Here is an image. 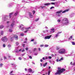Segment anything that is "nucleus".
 <instances>
[{
	"mask_svg": "<svg viewBox=\"0 0 75 75\" xmlns=\"http://www.w3.org/2000/svg\"><path fill=\"white\" fill-rule=\"evenodd\" d=\"M48 45H45V47H48Z\"/></svg>",
	"mask_w": 75,
	"mask_h": 75,
	"instance_id": "39",
	"label": "nucleus"
},
{
	"mask_svg": "<svg viewBox=\"0 0 75 75\" xmlns=\"http://www.w3.org/2000/svg\"><path fill=\"white\" fill-rule=\"evenodd\" d=\"M4 57L5 59H7V57L6 56H4Z\"/></svg>",
	"mask_w": 75,
	"mask_h": 75,
	"instance_id": "42",
	"label": "nucleus"
},
{
	"mask_svg": "<svg viewBox=\"0 0 75 75\" xmlns=\"http://www.w3.org/2000/svg\"><path fill=\"white\" fill-rule=\"evenodd\" d=\"M69 11V9H67L63 11L62 10H60L56 12V16H57L58 17H60V14H59L60 13H66V12H67V11Z\"/></svg>",
	"mask_w": 75,
	"mask_h": 75,
	"instance_id": "2",
	"label": "nucleus"
},
{
	"mask_svg": "<svg viewBox=\"0 0 75 75\" xmlns=\"http://www.w3.org/2000/svg\"><path fill=\"white\" fill-rule=\"evenodd\" d=\"M47 65V62H46L45 63L43 64L44 67H46Z\"/></svg>",
	"mask_w": 75,
	"mask_h": 75,
	"instance_id": "12",
	"label": "nucleus"
},
{
	"mask_svg": "<svg viewBox=\"0 0 75 75\" xmlns=\"http://www.w3.org/2000/svg\"><path fill=\"white\" fill-rule=\"evenodd\" d=\"M14 72V71H11L10 73V74H12V73H13V72Z\"/></svg>",
	"mask_w": 75,
	"mask_h": 75,
	"instance_id": "37",
	"label": "nucleus"
},
{
	"mask_svg": "<svg viewBox=\"0 0 75 75\" xmlns=\"http://www.w3.org/2000/svg\"><path fill=\"white\" fill-rule=\"evenodd\" d=\"M40 7L42 8H43L44 7H45V6H40Z\"/></svg>",
	"mask_w": 75,
	"mask_h": 75,
	"instance_id": "33",
	"label": "nucleus"
},
{
	"mask_svg": "<svg viewBox=\"0 0 75 75\" xmlns=\"http://www.w3.org/2000/svg\"><path fill=\"white\" fill-rule=\"evenodd\" d=\"M28 72H32L33 70H32V69L31 68H29L28 70Z\"/></svg>",
	"mask_w": 75,
	"mask_h": 75,
	"instance_id": "10",
	"label": "nucleus"
},
{
	"mask_svg": "<svg viewBox=\"0 0 75 75\" xmlns=\"http://www.w3.org/2000/svg\"><path fill=\"white\" fill-rule=\"evenodd\" d=\"M49 59H51V58H52V57H51V56H49Z\"/></svg>",
	"mask_w": 75,
	"mask_h": 75,
	"instance_id": "41",
	"label": "nucleus"
},
{
	"mask_svg": "<svg viewBox=\"0 0 75 75\" xmlns=\"http://www.w3.org/2000/svg\"><path fill=\"white\" fill-rule=\"evenodd\" d=\"M21 36H24V34L22 33L21 34Z\"/></svg>",
	"mask_w": 75,
	"mask_h": 75,
	"instance_id": "38",
	"label": "nucleus"
},
{
	"mask_svg": "<svg viewBox=\"0 0 75 75\" xmlns=\"http://www.w3.org/2000/svg\"><path fill=\"white\" fill-rule=\"evenodd\" d=\"M24 51H25V50H22V52H24Z\"/></svg>",
	"mask_w": 75,
	"mask_h": 75,
	"instance_id": "52",
	"label": "nucleus"
},
{
	"mask_svg": "<svg viewBox=\"0 0 75 75\" xmlns=\"http://www.w3.org/2000/svg\"><path fill=\"white\" fill-rule=\"evenodd\" d=\"M3 47H6V45H5V44H3Z\"/></svg>",
	"mask_w": 75,
	"mask_h": 75,
	"instance_id": "43",
	"label": "nucleus"
},
{
	"mask_svg": "<svg viewBox=\"0 0 75 75\" xmlns=\"http://www.w3.org/2000/svg\"><path fill=\"white\" fill-rule=\"evenodd\" d=\"M62 33V32H59L57 33V34H56L55 36V37H58V35H59V34H61Z\"/></svg>",
	"mask_w": 75,
	"mask_h": 75,
	"instance_id": "9",
	"label": "nucleus"
},
{
	"mask_svg": "<svg viewBox=\"0 0 75 75\" xmlns=\"http://www.w3.org/2000/svg\"><path fill=\"white\" fill-rule=\"evenodd\" d=\"M60 21H61V20H60L59 19L58 21H57V22H59H59H60Z\"/></svg>",
	"mask_w": 75,
	"mask_h": 75,
	"instance_id": "45",
	"label": "nucleus"
},
{
	"mask_svg": "<svg viewBox=\"0 0 75 75\" xmlns=\"http://www.w3.org/2000/svg\"><path fill=\"white\" fill-rule=\"evenodd\" d=\"M50 72H51V71L50 70H49L48 71V75H50Z\"/></svg>",
	"mask_w": 75,
	"mask_h": 75,
	"instance_id": "25",
	"label": "nucleus"
},
{
	"mask_svg": "<svg viewBox=\"0 0 75 75\" xmlns=\"http://www.w3.org/2000/svg\"><path fill=\"white\" fill-rule=\"evenodd\" d=\"M1 35H3V31H1Z\"/></svg>",
	"mask_w": 75,
	"mask_h": 75,
	"instance_id": "23",
	"label": "nucleus"
},
{
	"mask_svg": "<svg viewBox=\"0 0 75 75\" xmlns=\"http://www.w3.org/2000/svg\"><path fill=\"white\" fill-rule=\"evenodd\" d=\"M31 28L30 27H29V28H25V30H28L29 29H30Z\"/></svg>",
	"mask_w": 75,
	"mask_h": 75,
	"instance_id": "19",
	"label": "nucleus"
},
{
	"mask_svg": "<svg viewBox=\"0 0 75 75\" xmlns=\"http://www.w3.org/2000/svg\"><path fill=\"white\" fill-rule=\"evenodd\" d=\"M38 49L39 51H41V49H40V48H39Z\"/></svg>",
	"mask_w": 75,
	"mask_h": 75,
	"instance_id": "46",
	"label": "nucleus"
},
{
	"mask_svg": "<svg viewBox=\"0 0 75 75\" xmlns=\"http://www.w3.org/2000/svg\"><path fill=\"white\" fill-rule=\"evenodd\" d=\"M9 31L10 33H12V32H13V30H12L11 29H9Z\"/></svg>",
	"mask_w": 75,
	"mask_h": 75,
	"instance_id": "14",
	"label": "nucleus"
},
{
	"mask_svg": "<svg viewBox=\"0 0 75 75\" xmlns=\"http://www.w3.org/2000/svg\"><path fill=\"white\" fill-rule=\"evenodd\" d=\"M4 28V26L2 25H0V29H2V28Z\"/></svg>",
	"mask_w": 75,
	"mask_h": 75,
	"instance_id": "13",
	"label": "nucleus"
},
{
	"mask_svg": "<svg viewBox=\"0 0 75 75\" xmlns=\"http://www.w3.org/2000/svg\"><path fill=\"white\" fill-rule=\"evenodd\" d=\"M29 57L30 59H32V57H31V56H29Z\"/></svg>",
	"mask_w": 75,
	"mask_h": 75,
	"instance_id": "44",
	"label": "nucleus"
},
{
	"mask_svg": "<svg viewBox=\"0 0 75 75\" xmlns=\"http://www.w3.org/2000/svg\"><path fill=\"white\" fill-rule=\"evenodd\" d=\"M42 59H43V60H44L45 59V57H43V58H42Z\"/></svg>",
	"mask_w": 75,
	"mask_h": 75,
	"instance_id": "58",
	"label": "nucleus"
},
{
	"mask_svg": "<svg viewBox=\"0 0 75 75\" xmlns=\"http://www.w3.org/2000/svg\"><path fill=\"white\" fill-rule=\"evenodd\" d=\"M16 45H17H17H18V44H19V43L18 42H16Z\"/></svg>",
	"mask_w": 75,
	"mask_h": 75,
	"instance_id": "20",
	"label": "nucleus"
},
{
	"mask_svg": "<svg viewBox=\"0 0 75 75\" xmlns=\"http://www.w3.org/2000/svg\"><path fill=\"white\" fill-rule=\"evenodd\" d=\"M51 4H53V5H55V3H54V2H52L51 3Z\"/></svg>",
	"mask_w": 75,
	"mask_h": 75,
	"instance_id": "17",
	"label": "nucleus"
},
{
	"mask_svg": "<svg viewBox=\"0 0 75 75\" xmlns=\"http://www.w3.org/2000/svg\"><path fill=\"white\" fill-rule=\"evenodd\" d=\"M60 59H61V61H62V60H63V58L62 57V58H61Z\"/></svg>",
	"mask_w": 75,
	"mask_h": 75,
	"instance_id": "55",
	"label": "nucleus"
},
{
	"mask_svg": "<svg viewBox=\"0 0 75 75\" xmlns=\"http://www.w3.org/2000/svg\"><path fill=\"white\" fill-rule=\"evenodd\" d=\"M21 26H23V24H21V25L19 26V28H21Z\"/></svg>",
	"mask_w": 75,
	"mask_h": 75,
	"instance_id": "32",
	"label": "nucleus"
},
{
	"mask_svg": "<svg viewBox=\"0 0 75 75\" xmlns=\"http://www.w3.org/2000/svg\"><path fill=\"white\" fill-rule=\"evenodd\" d=\"M43 46H44V45H40V47H43Z\"/></svg>",
	"mask_w": 75,
	"mask_h": 75,
	"instance_id": "40",
	"label": "nucleus"
},
{
	"mask_svg": "<svg viewBox=\"0 0 75 75\" xmlns=\"http://www.w3.org/2000/svg\"><path fill=\"white\" fill-rule=\"evenodd\" d=\"M38 20H39V18H38L37 19H36L35 20V21H38Z\"/></svg>",
	"mask_w": 75,
	"mask_h": 75,
	"instance_id": "34",
	"label": "nucleus"
},
{
	"mask_svg": "<svg viewBox=\"0 0 75 75\" xmlns=\"http://www.w3.org/2000/svg\"><path fill=\"white\" fill-rule=\"evenodd\" d=\"M58 70L55 73V75H61V73H63L64 71H66V69L64 68H62L61 69V68L60 67H58Z\"/></svg>",
	"mask_w": 75,
	"mask_h": 75,
	"instance_id": "1",
	"label": "nucleus"
},
{
	"mask_svg": "<svg viewBox=\"0 0 75 75\" xmlns=\"http://www.w3.org/2000/svg\"><path fill=\"white\" fill-rule=\"evenodd\" d=\"M18 59L19 60H22V58L21 57H18Z\"/></svg>",
	"mask_w": 75,
	"mask_h": 75,
	"instance_id": "21",
	"label": "nucleus"
},
{
	"mask_svg": "<svg viewBox=\"0 0 75 75\" xmlns=\"http://www.w3.org/2000/svg\"><path fill=\"white\" fill-rule=\"evenodd\" d=\"M25 41H27V38H25Z\"/></svg>",
	"mask_w": 75,
	"mask_h": 75,
	"instance_id": "57",
	"label": "nucleus"
},
{
	"mask_svg": "<svg viewBox=\"0 0 75 75\" xmlns=\"http://www.w3.org/2000/svg\"><path fill=\"white\" fill-rule=\"evenodd\" d=\"M32 63H33V64H34V65H35V63H34V62H33Z\"/></svg>",
	"mask_w": 75,
	"mask_h": 75,
	"instance_id": "64",
	"label": "nucleus"
},
{
	"mask_svg": "<svg viewBox=\"0 0 75 75\" xmlns=\"http://www.w3.org/2000/svg\"><path fill=\"white\" fill-rule=\"evenodd\" d=\"M43 61L42 60V59H40V62H42Z\"/></svg>",
	"mask_w": 75,
	"mask_h": 75,
	"instance_id": "59",
	"label": "nucleus"
},
{
	"mask_svg": "<svg viewBox=\"0 0 75 75\" xmlns=\"http://www.w3.org/2000/svg\"><path fill=\"white\" fill-rule=\"evenodd\" d=\"M13 14V13L12 12L11 13H10L9 14V15L11 16V15H12V14Z\"/></svg>",
	"mask_w": 75,
	"mask_h": 75,
	"instance_id": "35",
	"label": "nucleus"
},
{
	"mask_svg": "<svg viewBox=\"0 0 75 75\" xmlns=\"http://www.w3.org/2000/svg\"><path fill=\"white\" fill-rule=\"evenodd\" d=\"M70 39H72V36H71L70 37Z\"/></svg>",
	"mask_w": 75,
	"mask_h": 75,
	"instance_id": "53",
	"label": "nucleus"
},
{
	"mask_svg": "<svg viewBox=\"0 0 75 75\" xmlns=\"http://www.w3.org/2000/svg\"><path fill=\"white\" fill-rule=\"evenodd\" d=\"M24 29H25V28H22L21 29V30L22 31H23V30H24Z\"/></svg>",
	"mask_w": 75,
	"mask_h": 75,
	"instance_id": "30",
	"label": "nucleus"
},
{
	"mask_svg": "<svg viewBox=\"0 0 75 75\" xmlns=\"http://www.w3.org/2000/svg\"><path fill=\"white\" fill-rule=\"evenodd\" d=\"M25 71H27V68L25 69Z\"/></svg>",
	"mask_w": 75,
	"mask_h": 75,
	"instance_id": "54",
	"label": "nucleus"
},
{
	"mask_svg": "<svg viewBox=\"0 0 75 75\" xmlns=\"http://www.w3.org/2000/svg\"><path fill=\"white\" fill-rule=\"evenodd\" d=\"M42 63H40V67H42Z\"/></svg>",
	"mask_w": 75,
	"mask_h": 75,
	"instance_id": "56",
	"label": "nucleus"
},
{
	"mask_svg": "<svg viewBox=\"0 0 75 75\" xmlns=\"http://www.w3.org/2000/svg\"><path fill=\"white\" fill-rule=\"evenodd\" d=\"M68 40H71V38H68Z\"/></svg>",
	"mask_w": 75,
	"mask_h": 75,
	"instance_id": "62",
	"label": "nucleus"
},
{
	"mask_svg": "<svg viewBox=\"0 0 75 75\" xmlns=\"http://www.w3.org/2000/svg\"><path fill=\"white\" fill-rule=\"evenodd\" d=\"M54 8V6H52L50 8V9H52V8Z\"/></svg>",
	"mask_w": 75,
	"mask_h": 75,
	"instance_id": "36",
	"label": "nucleus"
},
{
	"mask_svg": "<svg viewBox=\"0 0 75 75\" xmlns=\"http://www.w3.org/2000/svg\"><path fill=\"white\" fill-rule=\"evenodd\" d=\"M35 13V11L34 10L33 11V14H34Z\"/></svg>",
	"mask_w": 75,
	"mask_h": 75,
	"instance_id": "28",
	"label": "nucleus"
},
{
	"mask_svg": "<svg viewBox=\"0 0 75 75\" xmlns=\"http://www.w3.org/2000/svg\"><path fill=\"white\" fill-rule=\"evenodd\" d=\"M9 18H11V15H9Z\"/></svg>",
	"mask_w": 75,
	"mask_h": 75,
	"instance_id": "49",
	"label": "nucleus"
},
{
	"mask_svg": "<svg viewBox=\"0 0 75 75\" xmlns=\"http://www.w3.org/2000/svg\"><path fill=\"white\" fill-rule=\"evenodd\" d=\"M56 48V50H58L59 49V48L58 47H57Z\"/></svg>",
	"mask_w": 75,
	"mask_h": 75,
	"instance_id": "27",
	"label": "nucleus"
},
{
	"mask_svg": "<svg viewBox=\"0 0 75 75\" xmlns=\"http://www.w3.org/2000/svg\"><path fill=\"white\" fill-rule=\"evenodd\" d=\"M21 51V49H20L19 50V52Z\"/></svg>",
	"mask_w": 75,
	"mask_h": 75,
	"instance_id": "60",
	"label": "nucleus"
},
{
	"mask_svg": "<svg viewBox=\"0 0 75 75\" xmlns=\"http://www.w3.org/2000/svg\"><path fill=\"white\" fill-rule=\"evenodd\" d=\"M58 52L59 54H65V50L64 49H62L59 50Z\"/></svg>",
	"mask_w": 75,
	"mask_h": 75,
	"instance_id": "5",
	"label": "nucleus"
},
{
	"mask_svg": "<svg viewBox=\"0 0 75 75\" xmlns=\"http://www.w3.org/2000/svg\"><path fill=\"white\" fill-rule=\"evenodd\" d=\"M25 50H28V48H27V47H26L25 49Z\"/></svg>",
	"mask_w": 75,
	"mask_h": 75,
	"instance_id": "48",
	"label": "nucleus"
},
{
	"mask_svg": "<svg viewBox=\"0 0 75 75\" xmlns=\"http://www.w3.org/2000/svg\"><path fill=\"white\" fill-rule=\"evenodd\" d=\"M36 50H37V49L36 48H35L34 49L33 51V52H35V51H36Z\"/></svg>",
	"mask_w": 75,
	"mask_h": 75,
	"instance_id": "26",
	"label": "nucleus"
},
{
	"mask_svg": "<svg viewBox=\"0 0 75 75\" xmlns=\"http://www.w3.org/2000/svg\"><path fill=\"white\" fill-rule=\"evenodd\" d=\"M29 15L30 16V18H33V16L31 15V13H29Z\"/></svg>",
	"mask_w": 75,
	"mask_h": 75,
	"instance_id": "8",
	"label": "nucleus"
},
{
	"mask_svg": "<svg viewBox=\"0 0 75 75\" xmlns=\"http://www.w3.org/2000/svg\"><path fill=\"white\" fill-rule=\"evenodd\" d=\"M17 14H18V12H16L14 14L15 16H16V15H17Z\"/></svg>",
	"mask_w": 75,
	"mask_h": 75,
	"instance_id": "24",
	"label": "nucleus"
},
{
	"mask_svg": "<svg viewBox=\"0 0 75 75\" xmlns=\"http://www.w3.org/2000/svg\"><path fill=\"white\" fill-rule=\"evenodd\" d=\"M23 46L24 47V46H25V45L24 44H23Z\"/></svg>",
	"mask_w": 75,
	"mask_h": 75,
	"instance_id": "63",
	"label": "nucleus"
},
{
	"mask_svg": "<svg viewBox=\"0 0 75 75\" xmlns=\"http://www.w3.org/2000/svg\"><path fill=\"white\" fill-rule=\"evenodd\" d=\"M11 47V46L10 45H8V48H10Z\"/></svg>",
	"mask_w": 75,
	"mask_h": 75,
	"instance_id": "18",
	"label": "nucleus"
},
{
	"mask_svg": "<svg viewBox=\"0 0 75 75\" xmlns=\"http://www.w3.org/2000/svg\"><path fill=\"white\" fill-rule=\"evenodd\" d=\"M48 59V58L47 57H46L45 58V59Z\"/></svg>",
	"mask_w": 75,
	"mask_h": 75,
	"instance_id": "61",
	"label": "nucleus"
},
{
	"mask_svg": "<svg viewBox=\"0 0 75 75\" xmlns=\"http://www.w3.org/2000/svg\"><path fill=\"white\" fill-rule=\"evenodd\" d=\"M5 40L6 41H7L8 40V38H7V37L6 36H4L2 38L1 40L4 42L5 41Z\"/></svg>",
	"mask_w": 75,
	"mask_h": 75,
	"instance_id": "6",
	"label": "nucleus"
},
{
	"mask_svg": "<svg viewBox=\"0 0 75 75\" xmlns=\"http://www.w3.org/2000/svg\"><path fill=\"white\" fill-rule=\"evenodd\" d=\"M51 37V35H50V36H45V39H50Z\"/></svg>",
	"mask_w": 75,
	"mask_h": 75,
	"instance_id": "7",
	"label": "nucleus"
},
{
	"mask_svg": "<svg viewBox=\"0 0 75 75\" xmlns=\"http://www.w3.org/2000/svg\"><path fill=\"white\" fill-rule=\"evenodd\" d=\"M28 30H25V32L24 33H27V31H28Z\"/></svg>",
	"mask_w": 75,
	"mask_h": 75,
	"instance_id": "47",
	"label": "nucleus"
},
{
	"mask_svg": "<svg viewBox=\"0 0 75 75\" xmlns=\"http://www.w3.org/2000/svg\"><path fill=\"white\" fill-rule=\"evenodd\" d=\"M33 44H35V45L36 44H37V42H36V41L34 42H33Z\"/></svg>",
	"mask_w": 75,
	"mask_h": 75,
	"instance_id": "31",
	"label": "nucleus"
},
{
	"mask_svg": "<svg viewBox=\"0 0 75 75\" xmlns=\"http://www.w3.org/2000/svg\"><path fill=\"white\" fill-rule=\"evenodd\" d=\"M56 61L57 62H58V61H59V59H57L56 60Z\"/></svg>",
	"mask_w": 75,
	"mask_h": 75,
	"instance_id": "51",
	"label": "nucleus"
},
{
	"mask_svg": "<svg viewBox=\"0 0 75 75\" xmlns=\"http://www.w3.org/2000/svg\"><path fill=\"white\" fill-rule=\"evenodd\" d=\"M13 25H14V23H12L11 24V27L13 28Z\"/></svg>",
	"mask_w": 75,
	"mask_h": 75,
	"instance_id": "15",
	"label": "nucleus"
},
{
	"mask_svg": "<svg viewBox=\"0 0 75 75\" xmlns=\"http://www.w3.org/2000/svg\"><path fill=\"white\" fill-rule=\"evenodd\" d=\"M10 40L11 41H13L14 39V38H15L16 40H18V37L17 35L12 34L10 36Z\"/></svg>",
	"mask_w": 75,
	"mask_h": 75,
	"instance_id": "3",
	"label": "nucleus"
},
{
	"mask_svg": "<svg viewBox=\"0 0 75 75\" xmlns=\"http://www.w3.org/2000/svg\"><path fill=\"white\" fill-rule=\"evenodd\" d=\"M54 28H53V29H51V30L52 31H52V33H54V32H55V31L54 30Z\"/></svg>",
	"mask_w": 75,
	"mask_h": 75,
	"instance_id": "16",
	"label": "nucleus"
},
{
	"mask_svg": "<svg viewBox=\"0 0 75 75\" xmlns=\"http://www.w3.org/2000/svg\"><path fill=\"white\" fill-rule=\"evenodd\" d=\"M62 25H67L69 24L68 20L67 18H65L62 20Z\"/></svg>",
	"mask_w": 75,
	"mask_h": 75,
	"instance_id": "4",
	"label": "nucleus"
},
{
	"mask_svg": "<svg viewBox=\"0 0 75 75\" xmlns=\"http://www.w3.org/2000/svg\"><path fill=\"white\" fill-rule=\"evenodd\" d=\"M72 45H75V42H72Z\"/></svg>",
	"mask_w": 75,
	"mask_h": 75,
	"instance_id": "22",
	"label": "nucleus"
},
{
	"mask_svg": "<svg viewBox=\"0 0 75 75\" xmlns=\"http://www.w3.org/2000/svg\"><path fill=\"white\" fill-rule=\"evenodd\" d=\"M50 4H51V3H46L44 4L45 6H49Z\"/></svg>",
	"mask_w": 75,
	"mask_h": 75,
	"instance_id": "11",
	"label": "nucleus"
},
{
	"mask_svg": "<svg viewBox=\"0 0 75 75\" xmlns=\"http://www.w3.org/2000/svg\"><path fill=\"white\" fill-rule=\"evenodd\" d=\"M34 41V39H32L31 40V41Z\"/></svg>",
	"mask_w": 75,
	"mask_h": 75,
	"instance_id": "50",
	"label": "nucleus"
},
{
	"mask_svg": "<svg viewBox=\"0 0 75 75\" xmlns=\"http://www.w3.org/2000/svg\"><path fill=\"white\" fill-rule=\"evenodd\" d=\"M3 64L1 63V64H0V67L1 68L2 66H3Z\"/></svg>",
	"mask_w": 75,
	"mask_h": 75,
	"instance_id": "29",
	"label": "nucleus"
}]
</instances>
